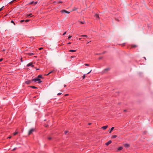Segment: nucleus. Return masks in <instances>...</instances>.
<instances>
[{"label": "nucleus", "instance_id": "obj_1", "mask_svg": "<svg viewBox=\"0 0 153 153\" xmlns=\"http://www.w3.org/2000/svg\"><path fill=\"white\" fill-rule=\"evenodd\" d=\"M32 81L35 82L38 81V83H41L42 82L40 79L39 78L33 79L32 80Z\"/></svg>", "mask_w": 153, "mask_h": 153}, {"label": "nucleus", "instance_id": "obj_2", "mask_svg": "<svg viewBox=\"0 0 153 153\" xmlns=\"http://www.w3.org/2000/svg\"><path fill=\"white\" fill-rule=\"evenodd\" d=\"M34 131V129L32 128L30 129L28 132V135H30Z\"/></svg>", "mask_w": 153, "mask_h": 153}, {"label": "nucleus", "instance_id": "obj_3", "mask_svg": "<svg viewBox=\"0 0 153 153\" xmlns=\"http://www.w3.org/2000/svg\"><path fill=\"white\" fill-rule=\"evenodd\" d=\"M124 146L126 148H128L129 147L130 145L128 144H124Z\"/></svg>", "mask_w": 153, "mask_h": 153}, {"label": "nucleus", "instance_id": "obj_4", "mask_svg": "<svg viewBox=\"0 0 153 153\" xmlns=\"http://www.w3.org/2000/svg\"><path fill=\"white\" fill-rule=\"evenodd\" d=\"M112 142V141L111 140H109L108 142H107L106 143H105V145H107V146H108V145L109 144H110V143H111Z\"/></svg>", "mask_w": 153, "mask_h": 153}, {"label": "nucleus", "instance_id": "obj_5", "mask_svg": "<svg viewBox=\"0 0 153 153\" xmlns=\"http://www.w3.org/2000/svg\"><path fill=\"white\" fill-rule=\"evenodd\" d=\"M108 126H104L102 127H101V128L103 129H104V130H105L108 128Z\"/></svg>", "mask_w": 153, "mask_h": 153}, {"label": "nucleus", "instance_id": "obj_6", "mask_svg": "<svg viewBox=\"0 0 153 153\" xmlns=\"http://www.w3.org/2000/svg\"><path fill=\"white\" fill-rule=\"evenodd\" d=\"M31 82V81L30 80H28L27 81H26L25 82V83L27 84H30Z\"/></svg>", "mask_w": 153, "mask_h": 153}, {"label": "nucleus", "instance_id": "obj_7", "mask_svg": "<svg viewBox=\"0 0 153 153\" xmlns=\"http://www.w3.org/2000/svg\"><path fill=\"white\" fill-rule=\"evenodd\" d=\"M114 129V127H112L111 128V129L109 130V133H111Z\"/></svg>", "mask_w": 153, "mask_h": 153}, {"label": "nucleus", "instance_id": "obj_8", "mask_svg": "<svg viewBox=\"0 0 153 153\" xmlns=\"http://www.w3.org/2000/svg\"><path fill=\"white\" fill-rule=\"evenodd\" d=\"M53 71H53H53H51L50 72H49V73L48 74H45V75H46V76H48V75L49 74H51V73H53Z\"/></svg>", "mask_w": 153, "mask_h": 153}, {"label": "nucleus", "instance_id": "obj_9", "mask_svg": "<svg viewBox=\"0 0 153 153\" xmlns=\"http://www.w3.org/2000/svg\"><path fill=\"white\" fill-rule=\"evenodd\" d=\"M117 137V135H114L111 137V138H116Z\"/></svg>", "mask_w": 153, "mask_h": 153}, {"label": "nucleus", "instance_id": "obj_10", "mask_svg": "<svg viewBox=\"0 0 153 153\" xmlns=\"http://www.w3.org/2000/svg\"><path fill=\"white\" fill-rule=\"evenodd\" d=\"M123 149V148L122 147H119L118 149V151H120V150H121Z\"/></svg>", "mask_w": 153, "mask_h": 153}, {"label": "nucleus", "instance_id": "obj_11", "mask_svg": "<svg viewBox=\"0 0 153 153\" xmlns=\"http://www.w3.org/2000/svg\"><path fill=\"white\" fill-rule=\"evenodd\" d=\"M137 47V46L136 45H131V47L132 48H134Z\"/></svg>", "mask_w": 153, "mask_h": 153}, {"label": "nucleus", "instance_id": "obj_12", "mask_svg": "<svg viewBox=\"0 0 153 153\" xmlns=\"http://www.w3.org/2000/svg\"><path fill=\"white\" fill-rule=\"evenodd\" d=\"M32 63L31 62L29 63V64H27V66L28 67L30 66H31V65H32Z\"/></svg>", "mask_w": 153, "mask_h": 153}, {"label": "nucleus", "instance_id": "obj_13", "mask_svg": "<svg viewBox=\"0 0 153 153\" xmlns=\"http://www.w3.org/2000/svg\"><path fill=\"white\" fill-rule=\"evenodd\" d=\"M69 51L70 52H74L76 51V50H69Z\"/></svg>", "mask_w": 153, "mask_h": 153}, {"label": "nucleus", "instance_id": "obj_14", "mask_svg": "<svg viewBox=\"0 0 153 153\" xmlns=\"http://www.w3.org/2000/svg\"><path fill=\"white\" fill-rule=\"evenodd\" d=\"M81 36H82V37H87H87H88V36L87 35H82Z\"/></svg>", "mask_w": 153, "mask_h": 153}, {"label": "nucleus", "instance_id": "obj_15", "mask_svg": "<svg viewBox=\"0 0 153 153\" xmlns=\"http://www.w3.org/2000/svg\"><path fill=\"white\" fill-rule=\"evenodd\" d=\"M109 70V68H106L105 69V70H104V71H108Z\"/></svg>", "mask_w": 153, "mask_h": 153}, {"label": "nucleus", "instance_id": "obj_16", "mask_svg": "<svg viewBox=\"0 0 153 153\" xmlns=\"http://www.w3.org/2000/svg\"><path fill=\"white\" fill-rule=\"evenodd\" d=\"M16 0H13L10 2V3L12 4Z\"/></svg>", "mask_w": 153, "mask_h": 153}, {"label": "nucleus", "instance_id": "obj_17", "mask_svg": "<svg viewBox=\"0 0 153 153\" xmlns=\"http://www.w3.org/2000/svg\"><path fill=\"white\" fill-rule=\"evenodd\" d=\"M95 17H96L97 18H99V15H98V14H95Z\"/></svg>", "mask_w": 153, "mask_h": 153}, {"label": "nucleus", "instance_id": "obj_18", "mask_svg": "<svg viewBox=\"0 0 153 153\" xmlns=\"http://www.w3.org/2000/svg\"><path fill=\"white\" fill-rule=\"evenodd\" d=\"M61 11L63 13V12H65L66 13H67V11L66 10H62Z\"/></svg>", "mask_w": 153, "mask_h": 153}, {"label": "nucleus", "instance_id": "obj_19", "mask_svg": "<svg viewBox=\"0 0 153 153\" xmlns=\"http://www.w3.org/2000/svg\"><path fill=\"white\" fill-rule=\"evenodd\" d=\"M38 77L39 78H42V76L41 75H39L38 76Z\"/></svg>", "mask_w": 153, "mask_h": 153}, {"label": "nucleus", "instance_id": "obj_20", "mask_svg": "<svg viewBox=\"0 0 153 153\" xmlns=\"http://www.w3.org/2000/svg\"><path fill=\"white\" fill-rule=\"evenodd\" d=\"M18 132H15V133H13V134L14 135H16L17 134H18Z\"/></svg>", "mask_w": 153, "mask_h": 153}, {"label": "nucleus", "instance_id": "obj_21", "mask_svg": "<svg viewBox=\"0 0 153 153\" xmlns=\"http://www.w3.org/2000/svg\"><path fill=\"white\" fill-rule=\"evenodd\" d=\"M30 87L33 88H37L36 87L34 86H30Z\"/></svg>", "mask_w": 153, "mask_h": 153}, {"label": "nucleus", "instance_id": "obj_22", "mask_svg": "<svg viewBox=\"0 0 153 153\" xmlns=\"http://www.w3.org/2000/svg\"><path fill=\"white\" fill-rule=\"evenodd\" d=\"M72 37V36H69L68 38V39H70V38H71V37Z\"/></svg>", "mask_w": 153, "mask_h": 153}, {"label": "nucleus", "instance_id": "obj_23", "mask_svg": "<svg viewBox=\"0 0 153 153\" xmlns=\"http://www.w3.org/2000/svg\"><path fill=\"white\" fill-rule=\"evenodd\" d=\"M84 65L85 66H89V65L88 64H85Z\"/></svg>", "mask_w": 153, "mask_h": 153}, {"label": "nucleus", "instance_id": "obj_24", "mask_svg": "<svg viewBox=\"0 0 153 153\" xmlns=\"http://www.w3.org/2000/svg\"><path fill=\"white\" fill-rule=\"evenodd\" d=\"M32 15V14L31 13H30L29 14H28V15H27V16H31Z\"/></svg>", "mask_w": 153, "mask_h": 153}, {"label": "nucleus", "instance_id": "obj_25", "mask_svg": "<svg viewBox=\"0 0 153 153\" xmlns=\"http://www.w3.org/2000/svg\"><path fill=\"white\" fill-rule=\"evenodd\" d=\"M51 138H52L51 137H48V139L49 140H50L51 139Z\"/></svg>", "mask_w": 153, "mask_h": 153}, {"label": "nucleus", "instance_id": "obj_26", "mask_svg": "<svg viewBox=\"0 0 153 153\" xmlns=\"http://www.w3.org/2000/svg\"><path fill=\"white\" fill-rule=\"evenodd\" d=\"M34 1H32L31 2H30V4H34Z\"/></svg>", "mask_w": 153, "mask_h": 153}, {"label": "nucleus", "instance_id": "obj_27", "mask_svg": "<svg viewBox=\"0 0 153 153\" xmlns=\"http://www.w3.org/2000/svg\"><path fill=\"white\" fill-rule=\"evenodd\" d=\"M80 23L82 24H84L85 23V22H80Z\"/></svg>", "mask_w": 153, "mask_h": 153}, {"label": "nucleus", "instance_id": "obj_28", "mask_svg": "<svg viewBox=\"0 0 153 153\" xmlns=\"http://www.w3.org/2000/svg\"><path fill=\"white\" fill-rule=\"evenodd\" d=\"M16 148H14V149H13L12 150V151H15V150H16Z\"/></svg>", "mask_w": 153, "mask_h": 153}, {"label": "nucleus", "instance_id": "obj_29", "mask_svg": "<svg viewBox=\"0 0 153 153\" xmlns=\"http://www.w3.org/2000/svg\"><path fill=\"white\" fill-rule=\"evenodd\" d=\"M3 7H2L0 9V11L2 10V9H3Z\"/></svg>", "mask_w": 153, "mask_h": 153}, {"label": "nucleus", "instance_id": "obj_30", "mask_svg": "<svg viewBox=\"0 0 153 153\" xmlns=\"http://www.w3.org/2000/svg\"><path fill=\"white\" fill-rule=\"evenodd\" d=\"M85 77V75H84L82 76V78L83 79H84Z\"/></svg>", "mask_w": 153, "mask_h": 153}, {"label": "nucleus", "instance_id": "obj_31", "mask_svg": "<svg viewBox=\"0 0 153 153\" xmlns=\"http://www.w3.org/2000/svg\"><path fill=\"white\" fill-rule=\"evenodd\" d=\"M61 94H62V93H59L58 94H57V95H61Z\"/></svg>", "mask_w": 153, "mask_h": 153}, {"label": "nucleus", "instance_id": "obj_32", "mask_svg": "<svg viewBox=\"0 0 153 153\" xmlns=\"http://www.w3.org/2000/svg\"><path fill=\"white\" fill-rule=\"evenodd\" d=\"M37 2L36 1L35 2H34V4H37Z\"/></svg>", "mask_w": 153, "mask_h": 153}, {"label": "nucleus", "instance_id": "obj_33", "mask_svg": "<svg viewBox=\"0 0 153 153\" xmlns=\"http://www.w3.org/2000/svg\"><path fill=\"white\" fill-rule=\"evenodd\" d=\"M66 32H65L63 34V35H65V34H66Z\"/></svg>", "mask_w": 153, "mask_h": 153}, {"label": "nucleus", "instance_id": "obj_34", "mask_svg": "<svg viewBox=\"0 0 153 153\" xmlns=\"http://www.w3.org/2000/svg\"><path fill=\"white\" fill-rule=\"evenodd\" d=\"M91 71H92V70H91L89 72H88L87 74H89L91 72Z\"/></svg>", "mask_w": 153, "mask_h": 153}, {"label": "nucleus", "instance_id": "obj_35", "mask_svg": "<svg viewBox=\"0 0 153 153\" xmlns=\"http://www.w3.org/2000/svg\"><path fill=\"white\" fill-rule=\"evenodd\" d=\"M29 21V20H26V21H25V22H28V21Z\"/></svg>", "mask_w": 153, "mask_h": 153}, {"label": "nucleus", "instance_id": "obj_36", "mask_svg": "<svg viewBox=\"0 0 153 153\" xmlns=\"http://www.w3.org/2000/svg\"><path fill=\"white\" fill-rule=\"evenodd\" d=\"M24 21V20H22L21 21V22H23Z\"/></svg>", "mask_w": 153, "mask_h": 153}, {"label": "nucleus", "instance_id": "obj_37", "mask_svg": "<svg viewBox=\"0 0 153 153\" xmlns=\"http://www.w3.org/2000/svg\"><path fill=\"white\" fill-rule=\"evenodd\" d=\"M11 22L12 23H14V24H15V23H14V22L13 21H11Z\"/></svg>", "mask_w": 153, "mask_h": 153}, {"label": "nucleus", "instance_id": "obj_38", "mask_svg": "<svg viewBox=\"0 0 153 153\" xmlns=\"http://www.w3.org/2000/svg\"><path fill=\"white\" fill-rule=\"evenodd\" d=\"M43 49L42 48H39V50H41Z\"/></svg>", "mask_w": 153, "mask_h": 153}, {"label": "nucleus", "instance_id": "obj_39", "mask_svg": "<svg viewBox=\"0 0 153 153\" xmlns=\"http://www.w3.org/2000/svg\"><path fill=\"white\" fill-rule=\"evenodd\" d=\"M3 60V59H0V62H1V61H2Z\"/></svg>", "mask_w": 153, "mask_h": 153}, {"label": "nucleus", "instance_id": "obj_40", "mask_svg": "<svg viewBox=\"0 0 153 153\" xmlns=\"http://www.w3.org/2000/svg\"><path fill=\"white\" fill-rule=\"evenodd\" d=\"M71 42H68V44H71Z\"/></svg>", "mask_w": 153, "mask_h": 153}, {"label": "nucleus", "instance_id": "obj_41", "mask_svg": "<svg viewBox=\"0 0 153 153\" xmlns=\"http://www.w3.org/2000/svg\"><path fill=\"white\" fill-rule=\"evenodd\" d=\"M11 138V136H10L7 137V138Z\"/></svg>", "mask_w": 153, "mask_h": 153}, {"label": "nucleus", "instance_id": "obj_42", "mask_svg": "<svg viewBox=\"0 0 153 153\" xmlns=\"http://www.w3.org/2000/svg\"><path fill=\"white\" fill-rule=\"evenodd\" d=\"M30 55H33V54H33V53H30Z\"/></svg>", "mask_w": 153, "mask_h": 153}, {"label": "nucleus", "instance_id": "obj_43", "mask_svg": "<svg viewBox=\"0 0 153 153\" xmlns=\"http://www.w3.org/2000/svg\"><path fill=\"white\" fill-rule=\"evenodd\" d=\"M48 125H45V126L46 127H47Z\"/></svg>", "mask_w": 153, "mask_h": 153}, {"label": "nucleus", "instance_id": "obj_44", "mask_svg": "<svg viewBox=\"0 0 153 153\" xmlns=\"http://www.w3.org/2000/svg\"><path fill=\"white\" fill-rule=\"evenodd\" d=\"M102 58V57H100L99 58V59H101Z\"/></svg>", "mask_w": 153, "mask_h": 153}, {"label": "nucleus", "instance_id": "obj_45", "mask_svg": "<svg viewBox=\"0 0 153 153\" xmlns=\"http://www.w3.org/2000/svg\"><path fill=\"white\" fill-rule=\"evenodd\" d=\"M31 66L32 67H33L34 66L33 65H32H32H31Z\"/></svg>", "mask_w": 153, "mask_h": 153}, {"label": "nucleus", "instance_id": "obj_46", "mask_svg": "<svg viewBox=\"0 0 153 153\" xmlns=\"http://www.w3.org/2000/svg\"><path fill=\"white\" fill-rule=\"evenodd\" d=\"M74 57V56H71L70 57L71 58H73V57Z\"/></svg>", "mask_w": 153, "mask_h": 153}, {"label": "nucleus", "instance_id": "obj_47", "mask_svg": "<svg viewBox=\"0 0 153 153\" xmlns=\"http://www.w3.org/2000/svg\"><path fill=\"white\" fill-rule=\"evenodd\" d=\"M21 62H22V58H21Z\"/></svg>", "mask_w": 153, "mask_h": 153}, {"label": "nucleus", "instance_id": "obj_48", "mask_svg": "<svg viewBox=\"0 0 153 153\" xmlns=\"http://www.w3.org/2000/svg\"><path fill=\"white\" fill-rule=\"evenodd\" d=\"M91 124V123H88V125H90Z\"/></svg>", "mask_w": 153, "mask_h": 153}, {"label": "nucleus", "instance_id": "obj_49", "mask_svg": "<svg viewBox=\"0 0 153 153\" xmlns=\"http://www.w3.org/2000/svg\"><path fill=\"white\" fill-rule=\"evenodd\" d=\"M144 59H145V60H146V59L145 57H144Z\"/></svg>", "mask_w": 153, "mask_h": 153}, {"label": "nucleus", "instance_id": "obj_50", "mask_svg": "<svg viewBox=\"0 0 153 153\" xmlns=\"http://www.w3.org/2000/svg\"><path fill=\"white\" fill-rule=\"evenodd\" d=\"M70 13V12H69L68 11V13Z\"/></svg>", "mask_w": 153, "mask_h": 153}, {"label": "nucleus", "instance_id": "obj_51", "mask_svg": "<svg viewBox=\"0 0 153 153\" xmlns=\"http://www.w3.org/2000/svg\"><path fill=\"white\" fill-rule=\"evenodd\" d=\"M67 132V131H65V134H66V133Z\"/></svg>", "mask_w": 153, "mask_h": 153}, {"label": "nucleus", "instance_id": "obj_52", "mask_svg": "<svg viewBox=\"0 0 153 153\" xmlns=\"http://www.w3.org/2000/svg\"><path fill=\"white\" fill-rule=\"evenodd\" d=\"M81 39V38H79V40H80Z\"/></svg>", "mask_w": 153, "mask_h": 153}, {"label": "nucleus", "instance_id": "obj_53", "mask_svg": "<svg viewBox=\"0 0 153 153\" xmlns=\"http://www.w3.org/2000/svg\"><path fill=\"white\" fill-rule=\"evenodd\" d=\"M66 85H64V87H66Z\"/></svg>", "mask_w": 153, "mask_h": 153}, {"label": "nucleus", "instance_id": "obj_54", "mask_svg": "<svg viewBox=\"0 0 153 153\" xmlns=\"http://www.w3.org/2000/svg\"><path fill=\"white\" fill-rule=\"evenodd\" d=\"M124 111H126V110H124Z\"/></svg>", "mask_w": 153, "mask_h": 153}, {"label": "nucleus", "instance_id": "obj_55", "mask_svg": "<svg viewBox=\"0 0 153 153\" xmlns=\"http://www.w3.org/2000/svg\"><path fill=\"white\" fill-rule=\"evenodd\" d=\"M61 2H60V1H59V3H61Z\"/></svg>", "mask_w": 153, "mask_h": 153}, {"label": "nucleus", "instance_id": "obj_56", "mask_svg": "<svg viewBox=\"0 0 153 153\" xmlns=\"http://www.w3.org/2000/svg\"><path fill=\"white\" fill-rule=\"evenodd\" d=\"M36 70H39V69H36Z\"/></svg>", "mask_w": 153, "mask_h": 153}, {"label": "nucleus", "instance_id": "obj_57", "mask_svg": "<svg viewBox=\"0 0 153 153\" xmlns=\"http://www.w3.org/2000/svg\"><path fill=\"white\" fill-rule=\"evenodd\" d=\"M65 96H67V94H65Z\"/></svg>", "mask_w": 153, "mask_h": 153}, {"label": "nucleus", "instance_id": "obj_58", "mask_svg": "<svg viewBox=\"0 0 153 153\" xmlns=\"http://www.w3.org/2000/svg\"><path fill=\"white\" fill-rule=\"evenodd\" d=\"M89 43V42H87V44H88V43Z\"/></svg>", "mask_w": 153, "mask_h": 153}]
</instances>
